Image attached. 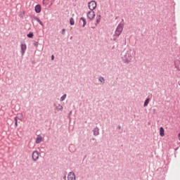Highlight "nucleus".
I'll return each mask as SVG.
<instances>
[{
	"mask_svg": "<svg viewBox=\"0 0 180 180\" xmlns=\"http://www.w3.org/2000/svg\"><path fill=\"white\" fill-rule=\"evenodd\" d=\"M96 19L97 23H99L101 22V15H97Z\"/></svg>",
	"mask_w": 180,
	"mask_h": 180,
	"instance_id": "2eb2a0df",
	"label": "nucleus"
},
{
	"mask_svg": "<svg viewBox=\"0 0 180 180\" xmlns=\"http://www.w3.org/2000/svg\"><path fill=\"white\" fill-rule=\"evenodd\" d=\"M67 98V94H64L61 98H60V101L63 102L65 98Z\"/></svg>",
	"mask_w": 180,
	"mask_h": 180,
	"instance_id": "ddd939ff",
	"label": "nucleus"
},
{
	"mask_svg": "<svg viewBox=\"0 0 180 180\" xmlns=\"http://www.w3.org/2000/svg\"><path fill=\"white\" fill-rule=\"evenodd\" d=\"M35 12L36 13H40L41 12V6L40 5H37L35 6Z\"/></svg>",
	"mask_w": 180,
	"mask_h": 180,
	"instance_id": "0eeeda50",
	"label": "nucleus"
},
{
	"mask_svg": "<svg viewBox=\"0 0 180 180\" xmlns=\"http://www.w3.org/2000/svg\"><path fill=\"white\" fill-rule=\"evenodd\" d=\"M165 130H164V128L162 127H161L160 128V137H164V136H165Z\"/></svg>",
	"mask_w": 180,
	"mask_h": 180,
	"instance_id": "1a4fd4ad",
	"label": "nucleus"
},
{
	"mask_svg": "<svg viewBox=\"0 0 180 180\" xmlns=\"http://www.w3.org/2000/svg\"><path fill=\"white\" fill-rule=\"evenodd\" d=\"M51 60H54V55L51 56Z\"/></svg>",
	"mask_w": 180,
	"mask_h": 180,
	"instance_id": "4be33fe9",
	"label": "nucleus"
},
{
	"mask_svg": "<svg viewBox=\"0 0 180 180\" xmlns=\"http://www.w3.org/2000/svg\"><path fill=\"white\" fill-rule=\"evenodd\" d=\"M62 34H65V29H63V30H62Z\"/></svg>",
	"mask_w": 180,
	"mask_h": 180,
	"instance_id": "412c9836",
	"label": "nucleus"
},
{
	"mask_svg": "<svg viewBox=\"0 0 180 180\" xmlns=\"http://www.w3.org/2000/svg\"><path fill=\"white\" fill-rule=\"evenodd\" d=\"M15 127H18V117H15Z\"/></svg>",
	"mask_w": 180,
	"mask_h": 180,
	"instance_id": "f3484780",
	"label": "nucleus"
},
{
	"mask_svg": "<svg viewBox=\"0 0 180 180\" xmlns=\"http://www.w3.org/2000/svg\"><path fill=\"white\" fill-rule=\"evenodd\" d=\"M68 180H76L75 173L70 172L68 174Z\"/></svg>",
	"mask_w": 180,
	"mask_h": 180,
	"instance_id": "20e7f679",
	"label": "nucleus"
},
{
	"mask_svg": "<svg viewBox=\"0 0 180 180\" xmlns=\"http://www.w3.org/2000/svg\"><path fill=\"white\" fill-rule=\"evenodd\" d=\"M94 134H95V136H98V129H96V131H94Z\"/></svg>",
	"mask_w": 180,
	"mask_h": 180,
	"instance_id": "aec40b11",
	"label": "nucleus"
},
{
	"mask_svg": "<svg viewBox=\"0 0 180 180\" xmlns=\"http://www.w3.org/2000/svg\"><path fill=\"white\" fill-rule=\"evenodd\" d=\"M37 22H38V23H39V25H41V26H43V22H41V20H40V19L39 18H36Z\"/></svg>",
	"mask_w": 180,
	"mask_h": 180,
	"instance_id": "4468645a",
	"label": "nucleus"
},
{
	"mask_svg": "<svg viewBox=\"0 0 180 180\" xmlns=\"http://www.w3.org/2000/svg\"><path fill=\"white\" fill-rule=\"evenodd\" d=\"M58 110H63V105H58L57 107Z\"/></svg>",
	"mask_w": 180,
	"mask_h": 180,
	"instance_id": "a211bd4d",
	"label": "nucleus"
},
{
	"mask_svg": "<svg viewBox=\"0 0 180 180\" xmlns=\"http://www.w3.org/2000/svg\"><path fill=\"white\" fill-rule=\"evenodd\" d=\"M99 81L100 82H105V79H103V77H100Z\"/></svg>",
	"mask_w": 180,
	"mask_h": 180,
	"instance_id": "6ab92c4d",
	"label": "nucleus"
},
{
	"mask_svg": "<svg viewBox=\"0 0 180 180\" xmlns=\"http://www.w3.org/2000/svg\"><path fill=\"white\" fill-rule=\"evenodd\" d=\"M88 6L90 11H94V9H96V1H90L88 4Z\"/></svg>",
	"mask_w": 180,
	"mask_h": 180,
	"instance_id": "f03ea898",
	"label": "nucleus"
},
{
	"mask_svg": "<svg viewBox=\"0 0 180 180\" xmlns=\"http://www.w3.org/2000/svg\"><path fill=\"white\" fill-rule=\"evenodd\" d=\"M148 103H150V98H147L144 103V106H148Z\"/></svg>",
	"mask_w": 180,
	"mask_h": 180,
	"instance_id": "f8f14e48",
	"label": "nucleus"
},
{
	"mask_svg": "<svg viewBox=\"0 0 180 180\" xmlns=\"http://www.w3.org/2000/svg\"><path fill=\"white\" fill-rule=\"evenodd\" d=\"M27 37H30V39H32L33 37V32H30L27 34Z\"/></svg>",
	"mask_w": 180,
	"mask_h": 180,
	"instance_id": "dca6fc26",
	"label": "nucleus"
},
{
	"mask_svg": "<svg viewBox=\"0 0 180 180\" xmlns=\"http://www.w3.org/2000/svg\"><path fill=\"white\" fill-rule=\"evenodd\" d=\"M26 44H21V53L22 55L23 56V54H25V52L26 51Z\"/></svg>",
	"mask_w": 180,
	"mask_h": 180,
	"instance_id": "423d86ee",
	"label": "nucleus"
},
{
	"mask_svg": "<svg viewBox=\"0 0 180 180\" xmlns=\"http://www.w3.org/2000/svg\"><path fill=\"white\" fill-rule=\"evenodd\" d=\"M123 24H119L115 30V36L119 37L120 34H122V32H123Z\"/></svg>",
	"mask_w": 180,
	"mask_h": 180,
	"instance_id": "f257e3e1",
	"label": "nucleus"
},
{
	"mask_svg": "<svg viewBox=\"0 0 180 180\" xmlns=\"http://www.w3.org/2000/svg\"><path fill=\"white\" fill-rule=\"evenodd\" d=\"M87 18L89 20H94L95 19V12L94 10H91L87 13Z\"/></svg>",
	"mask_w": 180,
	"mask_h": 180,
	"instance_id": "7ed1b4c3",
	"label": "nucleus"
},
{
	"mask_svg": "<svg viewBox=\"0 0 180 180\" xmlns=\"http://www.w3.org/2000/svg\"><path fill=\"white\" fill-rule=\"evenodd\" d=\"M32 159L34 160V161H37V160H39V152H37V151L33 152Z\"/></svg>",
	"mask_w": 180,
	"mask_h": 180,
	"instance_id": "39448f33",
	"label": "nucleus"
},
{
	"mask_svg": "<svg viewBox=\"0 0 180 180\" xmlns=\"http://www.w3.org/2000/svg\"><path fill=\"white\" fill-rule=\"evenodd\" d=\"M43 141V137L39 135L35 141V143L37 144H40V142Z\"/></svg>",
	"mask_w": 180,
	"mask_h": 180,
	"instance_id": "6e6552de",
	"label": "nucleus"
},
{
	"mask_svg": "<svg viewBox=\"0 0 180 180\" xmlns=\"http://www.w3.org/2000/svg\"><path fill=\"white\" fill-rule=\"evenodd\" d=\"M80 22H82V23H83V27H85V25H86V20H85V18H80Z\"/></svg>",
	"mask_w": 180,
	"mask_h": 180,
	"instance_id": "9d476101",
	"label": "nucleus"
},
{
	"mask_svg": "<svg viewBox=\"0 0 180 180\" xmlns=\"http://www.w3.org/2000/svg\"><path fill=\"white\" fill-rule=\"evenodd\" d=\"M70 24L71 25V26H74V25H75V21L74 20V18H71L70 19Z\"/></svg>",
	"mask_w": 180,
	"mask_h": 180,
	"instance_id": "9b49d317",
	"label": "nucleus"
}]
</instances>
